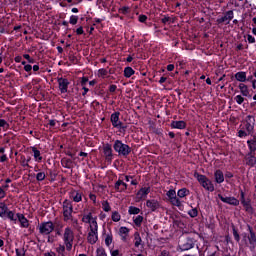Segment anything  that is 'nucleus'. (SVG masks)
<instances>
[{"label": "nucleus", "instance_id": "64", "mask_svg": "<svg viewBox=\"0 0 256 256\" xmlns=\"http://www.w3.org/2000/svg\"><path fill=\"white\" fill-rule=\"evenodd\" d=\"M44 256H56L53 252H47L44 254Z\"/></svg>", "mask_w": 256, "mask_h": 256}, {"label": "nucleus", "instance_id": "25", "mask_svg": "<svg viewBox=\"0 0 256 256\" xmlns=\"http://www.w3.org/2000/svg\"><path fill=\"white\" fill-rule=\"evenodd\" d=\"M248 241L253 248L256 247V235L254 234L253 230L250 229V235L248 236Z\"/></svg>", "mask_w": 256, "mask_h": 256}, {"label": "nucleus", "instance_id": "16", "mask_svg": "<svg viewBox=\"0 0 256 256\" xmlns=\"http://www.w3.org/2000/svg\"><path fill=\"white\" fill-rule=\"evenodd\" d=\"M8 213H9V207H7V204L1 202L0 203V217L2 219H7Z\"/></svg>", "mask_w": 256, "mask_h": 256}, {"label": "nucleus", "instance_id": "14", "mask_svg": "<svg viewBox=\"0 0 256 256\" xmlns=\"http://www.w3.org/2000/svg\"><path fill=\"white\" fill-rule=\"evenodd\" d=\"M149 193H151V188L144 187L137 192L136 197L141 201V199H147V195H149Z\"/></svg>", "mask_w": 256, "mask_h": 256}, {"label": "nucleus", "instance_id": "7", "mask_svg": "<svg viewBox=\"0 0 256 256\" xmlns=\"http://www.w3.org/2000/svg\"><path fill=\"white\" fill-rule=\"evenodd\" d=\"M195 247V242L191 238H184L179 241V248L181 251H189Z\"/></svg>", "mask_w": 256, "mask_h": 256}, {"label": "nucleus", "instance_id": "13", "mask_svg": "<svg viewBox=\"0 0 256 256\" xmlns=\"http://www.w3.org/2000/svg\"><path fill=\"white\" fill-rule=\"evenodd\" d=\"M69 80L66 78H58V85L61 93H67L69 89Z\"/></svg>", "mask_w": 256, "mask_h": 256}, {"label": "nucleus", "instance_id": "47", "mask_svg": "<svg viewBox=\"0 0 256 256\" xmlns=\"http://www.w3.org/2000/svg\"><path fill=\"white\" fill-rule=\"evenodd\" d=\"M107 75V70L106 69H99L98 70V77H105Z\"/></svg>", "mask_w": 256, "mask_h": 256}, {"label": "nucleus", "instance_id": "58", "mask_svg": "<svg viewBox=\"0 0 256 256\" xmlns=\"http://www.w3.org/2000/svg\"><path fill=\"white\" fill-rule=\"evenodd\" d=\"M109 91L110 93H115V91H117V86L111 85Z\"/></svg>", "mask_w": 256, "mask_h": 256}, {"label": "nucleus", "instance_id": "6", "mask_svg": "<svg viewBox=\"0 0 256 256\" xmlns=\"http://www.w3.org/2000/svg\"><path fill=\"white\" fill-rule=\"evenodd\" d=\"M72 214H73V205L69 200H65L63 202L64 221H69V219H71Z\"/></svg>", "mask_w": 256, "mask_h": 256}, {"label": "nucleus", "instance_id": "53", "mask_svg": "<svg viewBox=\"0 0 256 256\" xmlns=\"http://www.w3.org/2000/svg\"><path fill=\"white\" fill-rule=\"evenodd\" d=\"M33 69V66L29 65V64H26L24 66V71H26L27 73H29L31 70Z\"/></svg>", "mask_w": 256, "mask_h": 256}, {"label": "nucleus", "instance_id": "30", "mask_svg": "<svg viewBox=\"0 0 256 256\" xmlns=\"http://www.w3.org/2000/svg\"><path fill=\"white\" fill-rule=\"evenodd\" d=\"M187 195H189V190H187V188H182L177 192V196L180 197V199H183V197H187Z\"/></svg>", "mask_w": 256, "mask_h": 256}, {"label": "nucleus", "instance_id": "33", "mask_svg": "<svg viewBox=\"0 0 256 256\" xmlns=\"http://www.w3.org/2000/svg\"><path fill=\"white\" fill-rule=\"evenodd\" d=\"M6 219H10V221H14V223L17 222V214L15 216V213L11 210L8 211V213L6 214Z\"/></svg>", "mask_w": 256, "mask_h": 256}, {"label": "nucleus", "instance_id": "37", "mask_svg": "<svg viewBox=\"0 0 256 256\" xmlns=\"http://www.w3.org/2000/svg\"><path fill=\"white\" fill-rule=\"evenodd\" d=\"M112 221H114L115 223H118V221H121V215L119 214V212L114 211L112 213Z\"/></svg>", "mask_w": 256, "mask_h": 256}, {"label": "nucleus", "instance_id": "35", "mask_svg": "<svg viewBox=\"0 0 256 256\" xmlns=\"http://www.w3.org/2000/svg\"><path fill=\"white\" fill-rule=\"evenodd\" d=\"M247 143L251 153H254V151L256 150V140H248Z\"/></svg>", "mask_w": 256, "mask_h": 256}, {"label": "nucleus", "instance_id": "32", "mask_svg": "<svg viewBox=\"0 0 256 256\" xmlns=\"http://www.w3.org/2000/svg\"><path fill=\"white\" fill-rule=\"evenodd\" d=\"M132 75H135V70H133V68H131V67H126V68L124 69V77L129 78V77H131Z\"/></svg>", "mask_w": 256, "mask_h": 256}, {"label": "nucleus", "instance_id": "28", "mask_svg": "<svg viewBox=\"0 0 256 256\" xmlns=\"http://www.w3.org/2000/svg\"><path fill=\"white\" fill-rule=\"evenodd\" d=\"M128 213H129V215H139V213H141V209H139L135 206H130L128 208Z\"/></svg>", "mask_w": 256, "mask_h": 256}, {"label": "nucleus", "instance_id": "62", "mask_svg": "<svg viewBox=\"0 0 256 256\" xmlns=\"http://www.w3.org/2000/svg\"><path fill=\"white\" fill-rule=\"evenodd\" d=\"M111 256H119V250H113Z\"/></svg>", "mask_w": 256, "mask_h": 256}, {"label": "nucleus", "instance_id": "60", "mask_svg": "<svg viewBox=\"0 0 256 256\" xmlns=\"http://www.w3.org/2000/svg\"><path fill=\"white\" fill-rule=\"evenodd\" d=\"M248 41L250 43H255V37L251 36V35H248Z\"/></svg>", "mask_w": 256, "mask_h": 256}, {"label": "nucleus", "instance_id": "56", "mask_svg": "<svg viewBox=\"0 0 256 256\" xmlns=\"http://www.w3.org/2000/svg\"><path fill=\"white\" fill-rule=\"evenodd\" d=\"M139 21H140V23H145V21H147V17L145 15H140Z\"/></svg>", "mask_w": 256, "mask_h": 256}, {"label": "nucleus", "instance_id": "48", "mask_svg": "<svg viewBox=\"0 0 256 256\" xmlns=\"http://www.w3.org/2000/svg\"><path fill=\"white\" fill-rule=\"evenodd\" d=\"M23 57L28 61V63H35V60L31 58L29 54H24Z\"/></svg>", "mask_w": 256, "mask_h": 256}, {"label": "nucleus", "instance_id": "8", "mask_svg": "<svg viewBox=\"0 0 256 256\" xmlns=\"http://www.w3.org/2000/svg\"><path fill=\"white\" fill-rule=\"evenodd\" d=\"M119 115V112L113 113L111 115V123L116 129H122V131H125V129H127V126L123 125V122L119 121Z\"/></svg>", "mask_w": 256, "mask_h": 256}, {"label": "nucleus", "instance_id": "49", "mask_svg": "<svg viewBox=\"0 0 256 256\" xmlns=\"http://www.w3.org/2000/svg\"><path fill=\"white\" fill-rule=\"evenodd\" d=\"M233 236H234V239L235 241H237V243H239V241L241 240L240 236H239V233L237 232V230H233Z\"/></svg>", "mask_w": 256, "mask_h": 256}, {"label": "nucleus", "instance_id": "29", "mask_svg": "<svg viewBox=\"0 0 256 256\" xmlns=\"http://www.w3.org/2000/svg\"><path fill=\"white\" fill-rule=\"evenodd\" d=\"M247 165H250V167H256V157L253 155H250L247 157Z\"/></svg>", "mask_w": 256, "mask_h": 256}, {"label": "nucleus", "instance_id": "5", "mask_svg": "<svg viewBox=\"0 0 256 256\" xmlns=\"http://www.w3.org/2000/svg\"><path fill=\"white\" fill-rule=\"evenodd\" d=\"M38 229L41 235H49L50 233H53L55 229V225L53 224V222L48 221V222L41 223L38 226Z\"/></svg>", "mask_w": 256, "mask_h": 256}, {"label": "nucleus", "instance_id": "4", "mask_svg": "<svg viewBox=\"0 0 256 256\" xmlns=\"http://www.w3.org/2000/svg\"><path fill=\"white\" fill-rule=\"evenodd\" d=\"M113 147H114V151H116V153H118L119 155H123V157H127V155L131 153V147H129V145L127 144H124L120 140H116L114 142Z\"/></svg>", "mask_w": 256, "mask_h": 256}, {"label": "nucleus", "instance_id": "42", "mask_svg": "<svg viewBox=\"0 0 256 256\" xmlns=\"http://www.w3.org/2000/svg\"><path fill=\"white\" fill-rule=\"evenodd\" d=\"M77 21H79V17H78V16H75V15H72V16L70 17L69 23H70L71 25H77Z\"/></svg>", "mask_w": 256, "mask_h": 256}, {"label": "nucleus", "instance_id": "3", "mask_svg": "<svg viewBox=\"0 0 256 256\" xmlns=\"http://www.w3.org/2000/svg\"><path fill=\"white\" fill-rule=\"evenodd\" d=\"M194 177L197 178V181L200 183V185H202L204 189H206V191H215V186H213L211 180H209L205 175L195 173Z\"/></svg>", "mask_w": 256, "mask_h": 256}, {"label": "nucleus", "instance_id": "63", "mask_svg": "<svg viewBox=\"0 0 256 256\" xmlns=\"http://www.w3.org/2000/svg\"><path fill=\"white\" fill-rule=\"evenodd\" d=\"M56 123L57 122L55 120H49L50 127H55Z\"/></svg>", "mask_w": 256, "mask_h": 256}, {"label": "nucleus", "instance_id": "24", "mask_svg": "<svg viewBox=\"0 0 256 256\" xmlns=\"http://www.w3.org/2000/svg\"><path fill=\"white\" fill-rule=\"evenodd\" d=\"M171 127L173 129H185L186 123H185V121H173L171 123Z\"/></svg>", "mask_w": 256, "mask_h": 256}, {"label": "nucleus", "instance_id": "10", "mask_svg": "<svg viewBox=\"0 0 256 256\" xmlns=\"http://www.w3.org/2000/svg\"><path fill=\"white\" fill-rule=\"evenodd\" d=\"M245 129L248 135H251V133H253V129H255V117L253 116L246 117Z\"/></svg>", "mask_w": 256, "mask_h": 256}, {"label": "nucleus", "instance_id": "38", "mask_svg": "<svg viewBox=\"0 0 256 256\" xmlns=\"http://www.w3.org/2000/svg\"><path fill=\"white\" fill-rule=\"evenodd\" d=\"M134 223L135 225H137V227L141 226V224L143 223V216H136V218L134 219Z\"/></svg>", "mask_w": 256, "mask_h": 256}, {"label": "nucleus", "instance_id": "21", "mask_svg": "<svg viewBox=\"0 0 256 256\" xmlns=\"http://www.w3.org/2000/svg\"><path fill=\"white\" fill-rule=\"evenodd\" d=\"M235 79L240 83H245V81H247V72H243V71L237 72L235 74Z\"/></svg>", "mask_w": 256, "mask_h": 256}, {"label": "nucleus", "instance_id": "59", "mask_svg": "<svg viewBox=\"0 0 256 256\" xmlns=\"http://www.w3.org/2000/svg\"><path fill=\"white\" fill-rule=\"evenodd\" d=\"M88 81H89V79L87 77H83L81 80V84L86 85Z\"/></svg>", "mask_w": 256, "mask_h": 256}, {"label": "nucleus", "instance_id": "50", "mask_svg": "<svg viewBox=\"0 0 256 256\" xmlns=\"http://www.w3.org/2000/svg\"><path fill=\"white\" fill-rule=\"evenodd\" d=\"M0 127L7 129L9 127V124L7 123V121L0 119Z\"/></svg>", "mask_w": 256, "mask_h": 256}, {"label": "nucleus", "instance_id": "40", "mask_svg": "<svg viewBox=\"0 0 256 256\" xmlns=\"http://www.w3.org/2000/svg\"><path fill=\"white\" fill-rule=\"evenodd\" d=\"M234 101H236L238 105H242L243 101H245V98L241 95H237L235 96Z\"/></svg>", "mask_w": 256, "mask_h": 256}, {"label": "nucleus", "instance_id": "57", "mask_svg": "<svg viewBox=\"0 0 256 256\" xmlns=\"http://www.w3.org/2000/svg\"><path fill=\"white\" fill-rule=\"evenodd\" d=\"M76 33H77V35H83V33H84L83 27L77 28Z\"/></svg>", "mask_w": 256, "mask_h": 256}, {"label": "nucleus", "instance_id": "26", "mask_svg": "<svg viewBox=\"0 0 256 256\" xmlns=\"http://www.w3.org/2000/svg\"><path fill=\"white\" fill-rule=\"evenodd\" d=\"M82 221L83 223H89L91 225L95 219H93V215L91 213H88L82 217Z\"/></svg>", "mask_w": 256, "mask_h": 256}, {"label": "nucleus", "instance_id": "52", "mask_svg": "<svg viewBox=\"0 0 256 256\" xmlns=\"http://www.w3.org/2000/svg\"><path fill=\"white\" fill-rule=\"evenodd\" d=\"M16 255L17 256H25V250L24 249H16Z\"/></svg>", "mask_w": 256, "mask_h": 256}, {"label": "nucleus", "instance_id": "23", "mask_svg": "<svg viewBox=\"0 0 256 256\" xmlns=\"http://www.w3.org/2000/svg\"><path fill=\"white\" fill-rule=\"evenodd\" d=\"M17 218L21 224V227H29V220H27V218H25V215L18 213Z\"/></svg>", "mask_w": 256, "mask_h": 256}, {"label": "nucleus", "instance_id": "41", "mask_svg": "<svg viewBox=\"0 0 256 256\" xmlns=\"http://www.w3.org/2000/svg\"><path fill=\"white\" fill-rule=\"evenodd\" d=\"M188 215H190L192 218H195L197 215H199V211H197V208H193L188 212Z\"/></svg>", "mask_w": 256, "mask_h": 256}, {"label": "nucleus", "instance_id": "43", "mask_svg": "<svg viewBox=\"0 0 256 256\" xmlns=\"http://www.w3.org/2000/svg\"><path fill=\"white\" fill-rule=\"evenodd\" d=\"M96 256H107V253L105 252V249L98 248L96 251Z\"/></svg>", "mask_w": 256, "mask_h": 256}, {"label": "nucleus", "instance_id": "19", "mask_svg": "<svg viewBox=\"0 0 256 256\" xmlns=\"http://www.w3.org/2000/svg\"><path fill=\"white\" fill-rule=\"evenodd\" d=\"M104 155L108 161H111V158L113 157V149L111 148V145L106 144L104 146Z\"/></svg>", "mask_w": 256, "mask_h": 256}, {"label": "nucleus", "instance_id": "2", "mask_svg": "<svg viewBox=\"0 0 256 256\" xmlns=\"http://www.w3.org/2000/svg\"><path fill=\"white\" fill-rule=\"evenodd\" d=\"M99 226L97 225V220H93L90 224V231L88 233V242L91 245H95L99 239Z\"/></svg>", "mask_w": 256, "mask_h": 256}, {"label": "nucleus", "instance_id": "9", "mask_svg": "<svg viewBox=\"0 0 256 256\" xmlns=\"http://www.w3.org/2000/svg\"><path fill=\"white\" fill-rule=\"evenodd\" d=\"M166 195L172 205L175 207H181V200L177 198V192L174 189L169 190Z\"/></svg>", "mask_w": 256, "mask_h": 256}, {"label": "nucleus", "instance_id": "36", "mask_svg": "<svg viewBox=\"0 0 256 256\" xmlns=\"http://www.w3.org/2000/svg\"><path fill=\"white\" fill-rule=\"evenodd\" d=\"M134 239H135V242H134L135 247H139L141 245V242H142L141 236L139 235V233L136 232L134 234Z\"/></svg>", "mask_w": 256, "mask_h": 256}, {"label": "nucleus", "instance_id": "22", "mask_svg": "<svg viewBox=\"0 0 256 256\" xmlns=\"http://www.w3.org/2000/svg\"><path fill=\"white\" fill-rule=\"evenodd\" d=\"M239 89H240V93L243 95V97L251 98V95L249 94V88L247 87V85L241 83V84H239Z\"/></svg>", "mask_w": 256, "mask_h": 256}, {"label": "nucleus", "instance_id": "45", "mask_svg": "<svg viewBox=\"0 0 256 256\" xmlns=\"http://www.w3.org/2000/svg\"><path fill=\"white\" fill-rule=\"evenodd\" d=\"M102 207H103V211H106V213L111 211V206H109V202H103Z\"/></svg>", "mask_w": 256, "mask_h": 256}, {"label": "nucleus", "instance_id": "1", "mask_svg": "<svg viewBox=\"0 0 256 256\" xmlns=\"http://www.w3.org/2000/svg\"><path fill=\"white\" fill-rule=\"evenodd\" d=\"M63 241L67 251H71L73 249V241H75V234L70 227L64 229Z\"/></svg>", "mask_w": 256, "mask_h": 256}, {"label": "nucleus", "instance_id": "44", "mask_svg": "<svg viewBox=\"0 0 256 256\" xmlns=\"http://www.w3.org/2000/svg\"><path fill=\"white\" fill-rule=\"evenodd\" d=\"M36 179H37V181H44L45 180V172H39L36 175Z\"/></svg>", "mask_w": 256, "mask_h": 256}, {"label": "nucleus", "instance_id": "39", "mask_svg": "<svg viewBox=\"0 0 256 256\" xmlns=\"http://www.w3.org/2000/svg\"><path fill=\"white\" fill-rule=\"evenodd\" d=\"M105 243H106L107 247H109V245H111L113 243V235L108 234L105 238Z\"/></svg>", "mask_w": 256, "mask_h": 256}, {"label": "nucleus", "instance_id": "31", "mask_svg": "<svg viewBox=\"0 0 256 256\" xmlns=\"http://www.w3.org/2000/svg\"><path fill=\"white\" fill-rule=\"evenodd\" d=\"M241 199H242V205L245 207L246 211H251V204L245 201V194L243 192L241 193Z\"/></svg>", "mask_w": 256, "mask_h": 256}, {"label": "nucleus", "instance_id": "18", "mask_svg": "<svg viewBox=\"0 0 256 256\" xmlns=\"http://www.w3.org/2000/svg\"><path fill=\"white\" fill-rule=\"evenodd\" d=\"M118 233H119V236L121 237L122 241H127V238L129 237V228L120 227Z\"/></svg>", "mask_w": 256, "mask_h": 256}, {"label": "nucleus", "instance_id": "46", "mask_svg": "<svg viewBox=\"0 0 256 256\" xmlns=\"http://www.w3.org/2000/svg\"><path fill=\"white\" fill-rule=\"evenodd\" d=\"M56 251L60 255H63L65 253V245H59V247L56 249Z\"/></svg>", "mask_w": 256, "mask_h": 256}, {"label": "nucleus", "instance_id": "11", "mask_svg": "<svg viewBox=\"0 0 256 256\" xmlns=\"http://www.w3.org/2000/svg\"><path fill=\"white\" fill-rule=\"evenodd\" d=\"M218 197L220 200H222L223 203H227L228 205H233L234 207L239 205V201L235 197H225L221 194H218Z\"/></svg>", "mask_w": 256, "mask_h": 256}, {"label": "nucleus", "instance_id": "55", "mask_svg": "<svg viewBox=\"0 0 256 256\" xmlns=\"http://www.w3.org/2000/svg\"><path fill=\"white\" fill-rule=\"evenodd\" d=\"M5 195H7V193L0 187V199H4Z\"/></svg>", "mask_w": 256, "mask_h": 256}, {"label": "nucleus", "instance_id": "54", "mask_svg": "<svg viewBox=\"0 0 256 256\" xmlns=\"http://www.w3.org/2000/svg\"><path fill=\"white\" fill-rule=\"evenodd\" d=\"M238 136H239V137H247V132H245V130H240V131L238 132Z\"/></svg>", "mask_w": 256, "mask_h": 256}, {"label": "nucleus", "instance_id": "34", "mask_svg": "<svg viewBox=\"0 0 256 256\" xmlns=\"http://www.w3.org/2000/svg\"><path fill=\"white\" fill-rule=\"evenodd\" d=\"M32 152L34 153V158L38 159L39 161H42L43 157H41V151H39L37 148L33 147Z\"/></svg>", "mask_w": 256, "mask_h": 256}, {"label": "nucleus", "instance_id": "17", "mask_svg": "<svg viewBox=\"0 0 256 256\" xmlns=\"http://www.w3.org/2000/svg\"><path fill=\"white\" fill-rule=\"evenodd\" d=\"M146 207L152 211H157L159 209V201L157 200H147Z\"/></svg>", "mask_w": 256, "mask_h": 256}, {"label": "nucleus", "instance_id": "20", "mask_svg": "<svg viewBox=\"0 0 256 256\" xmlns=\"http://www.w3.org/2000/svg\"><path fill=\"white\" fill-rule=\"evenodd\" d=\"M214 177H215L216 183L221 184L223 183V181H225V175L221 170H216L214 173Z\"/></svg>", "mask_w": 256, "mask_h": 256}, {"label": "nucleus", "instance_id": "27", "mask_svg": "<svg viewBox=\"0 0 256 256\" xmlns=\"http://www.w3.org/2000/svg\"><path fill=\"white\" fill-rule=\"evenodd\" d=\"M71 199H73L75 203H79L82 199V195L79 192H72Z\"/></svg>", "mask_w": 256, "mask_h": 256}, {"label": "nucleus", "instance_id": "15", "mask_svg": "<svg viewBox=\"0 0 256 256\" xmlns=\"http://www.w3.org/2000/svg\"><path fill=\"white\" fill-rule=\"evenodd\" d=\"M114 189H116L119 193H122V191L127 190V184L123 182V180H118L114 185Z\"/></svg>", "mask_w": 256, "mask_h": 256}, {"label": "nucleus", "instance_id": "12", "mask_svg": "<svg viewBox=\"0 0 256 256\" xmlns=\"http://www.w3.org/2000/svg\"><path fill=\"white\" fill-rule=\"evenodd\" d=\"M233 17H235L233 10L227 11L223 17L218 19V23H226V25H229L231 23Z\"/></svg>", "mask_w": 256, "mask_h": 256}, {"label": "nucleus", "instance_id": "61", "mask_svg": "<svg viewBox=\"0 0 256 256\" xmlns=\"http://www.w3.org/2000/svg\"><path fill=\"white\" fill-rule=\"evenodd\" d=\"M173 69H175V65L169 64V65L167 66V71H173Z\"/></svg>", "mask_w": 256, "mask_h": 256}, {"label": "nucleus", "instance_id": "51", "mask_svg": "<svg viewBox=\"0 0 256 256\" xmlns=\"http://www.w3.org/2000/svg\"><path fill=\"white\" fill-rule=\"evenodd\" d=\"M129 6H124L120 9L121 13H123V15H127V13H129Z\"/></svg>", "mask_w": 256, "mask_h": 256}]
</instances>
